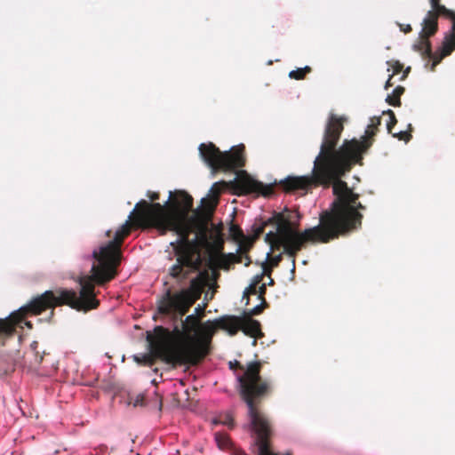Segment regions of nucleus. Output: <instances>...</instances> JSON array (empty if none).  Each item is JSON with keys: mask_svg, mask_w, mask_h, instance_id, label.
<instances>
[{"mask_svg": "<svg viewBox=\"0 0 455 455\" xmlns=\"http://www.w3.org/2000/svg\"><path fill=\"white\" fill-rule=\"evenodd\" d=\"M240 330L245 335L254 339L263 336L259 322L247 316L242 318Z\"/></svg>", "mask_w": 455, "mask_h": 455, "instance_id": "obj_18", "label": "nucleus"}, {"mask_svg": "<svg viewBox=\"0 0 455 455\" xmlns=\"http://www.w3.org/2000/svg\"><path fill=\"white\" fill-rule=\"evenodd\" d=\"M196 312L197 314H199V313L201 312V307H200V306H198V307L196 308Z\"/></svg>", "mask_w": 455, "mask_h": 455, "instance_id": "obj_38", "label": "nucleus"}, {"mask_svg": "<svg viewBox=\"0 0 455 455\" xmlns=\"http://www.w3.org/2000/svg\"><path fill=\"white\" fill-rule=\"evenodd\" d=\"M273 283H274V280L272 278H270V281H268V284L272 285Z\"/></svg>", "mask_w": 455, "mask_h": 455, "instance_id": "obj_39", "label": "nucleus"}, {"mask_svg": "<svg viewBox=\"0 0 455 455\" xmlns=\"http://www.w3.org/2000/svg\"><path fill=\"white\" fill-rule=\"evenodd\" d=\"M261 368L260 361L247 364L243 374L238 377L239 395L248 408L251 426L255 434L254 443L258 447V455H278L271 451L270 439L273 435L271 423L260 409L262 402L273 392V381L260 376Z\"/></svg>", "mask_w": 455, "mask_h": 455, "instance_id": "obj_5", "label": "nucleus"}, {"mask_svg": "<svg viewBox=\"0 0 455 455\" xmlns=\"http://www.w3.org/2000/svg\"><path fill=\"white\" fill-rule=\"evenodd\" d=\"M169 315H173V318L177 320L178 318L180 319L181 325L183 326L184 330L187 332V338H193L192 333L194 335L197 332L198 328L201 325L200 323V316L196 315H188L184 320L181 319L182 316L170 313Z\"/></svg>", "mask_w": 455, "mask_h": 455, "instance_id": "obj_17", "label": "nucleus"}, {"mask_svg": "<svg viewBox=\"0 0 455 455\" xmlns=\"http://www.w3.org/2000/svg\"><path fill=\"white\" fill-rule=\"evenodd\" d=\"M199 152L204 161L212 170L235 171L245 165V147L243 144L233 147L229 151L221 152L213 143H202Z\"/></svg>", "mask_w": 455, "mask_h": 455, "instance_id": "obj_8", "label": "nucleus"}, {"mask_svg": "<svg viewBox=\"0 0 455 455\" xmlns=\"http://www.w3.org/2000/svg\"><path fill=\"white\" fill-rule=\"evenodd\" d=\"M217 204L216 198H202L200 206L190 215L193 197L183 190L170 192V202L164 205L150 204L146 200H140L136 204L129 220L116 231L113 240L104 245L116 241L117 234L124 231V228L127 229L128 233L122 236L118 244L117 267L121 261V246L124 238L130 235L132 225L140 228H156L160 235L173 231L179 237L170 243L176 256V262L170 267V275L178 281L185 280L202 266L201 256L195 243L189 240V236L192 233L206 235L208 223L212 218Z\"/></svg>", "mask_w": 455, "mask_h": 455, "instance_id": "obj_2", "label": "nucleus"}, {"mask_svg": "<svg viewBox=\"0 0 455 455\" xmlns=\"http://www.w3.org/2000/svg\"><path fill=\"white\" fill-rule=\"evenodd\" d=\"M223 243H220L218 248V252L212 253L210 256V264L212 267L228 270L230 266L234 263H242L241 255L234 253H223Z\"/></svg>", "mask_w": 455, "mask_h": 455, "instance_id": "obj_13", "label": "nucleus"}, {"mask_svg": "<svg viewBox=\"0 0 455 455\" xmlns=\"http://www.w3.org/2000/svg\"><path fill=\"white\" fill-rule=\"evenodd\" d=\"M215 440L220 448L225 449L230 444L229 436L227 434L217 432L215 433Z\"/></svg>", "mask_w": 455, "mask_h": 455, "instance_id": "obj_25", "label": "nucleus"}, {"mask_svg": "<svg viewBox=\"0 0 455 455\" xmlns=\"http://www.w3.org/2000/svg\"><path fill=\"white\" fill-rule=\"evenodd\" d=\"M391 134L394 138H397L399 140H404L406 142L411 139V132H403V131L399 132H392Z\"/></svg>", "mask_w": 455, "mask_h": 455, "instance_id": "obj_28", "label": "nucleus"}, {"mask_svg": "<svg viewBox=\"0 0 455 455\" xmlns=\"http://www.w3.org/2000/svg\"><path fill=\"white\" fill-rule=\"evenodd\" d=\"M268 225H272L269 219L266 221L259 220L255 221V223L251 226V236H244L243 240L237 241L238 243V251L237 255H241V259L243 260V256L246 258V262H244V266L248 267L251 264V259L248 255L249 251L253 245V243L259 237V235L264 232L265 228Z\"/></svg>", "mask_w": 455, "mask_h": 455, "instance_id": "obj_12", "label": "nucleus"}, {"mask_svg": "<svg viewBox=\"0 0 455 455\" xmlns=\"http://www.w3.org/2000/svg\"><path fill=\"white\" fill-rule=\"evenodd\" d=\"M445 18L450 19L452 22L451 30L449 35L455 36V12L451 10V14H444Z\"/></svg>", "mask_w": 455, "mask_h": 455, "instance_id": "obj_29", "label": "nucleus"}, {"mask_svg": "<svg viewBox=\"0 0 455 455\" xmlns=\"http://www.w3.org/2000/svg\"><path fill=\"white\" fill-rule=\"evenodd\" d=\"M127 233V229L121 231L117 234L116 241L108 245H101L99 250L92 251L94 262L91 268V275H84L78 278L79 295L74 290L68 289L46 291L33 298L29 303L11 314L10 316L0 319V341L4 342V339L13 336L16 326L21 323L28 314L37 315L47 309H52L51 315H53V309L62 305H68L79 311L97 308L100 301L96 299L95 284L102 286L116 276V265L119 261L118 244L122 236L124 237Z\"/></svg>", "mask_w": 455, "mask_h": 455, "instance_id": "obj_3", "label": "nucleus"}, {"mask_svg": "<svg viewBox=\"0 0 455 455\" xmlns=\"http://www.w3.org/2000/svg\"><path fill=\"white\" fill-rule=\"evenodd\" d=\"M260 301L261 302L259 305H257L256 307H254L251 309H248L245 312V316L251 318L254 315H258L261 314L263 312L264 308L267 307V302L266 301V299H263Z\"/></svg>", "mask_w": 455, "mask_h": 455, "instance_id": "obj_23", "label": "nucleus"}, {"mask_svg": "<svg viewBox=\"0 0 455 455\" xmlns=\"http://www.w3.org/2000/svg\"><path fill=\"white\" fill-rule=\"evenodd\" d=\"M229 367L230 369L239 368L240 370H243V366L236 360L234 362H230Z\"/></svg>", "mask_w": 455, "mask_h": 455, "instance_id": "obj_32", "label": "nucleus"}, {"mask_svg": "<svg viewBox=\"0 0 455 455\" xmlns=\"http://www.w3.org/2000/svg\"><path fill=\"white\" fill-rule=\"evenodd\" d=\"M440 2L441 0H430V5L432 8L430 11H435V12L440 13L443 16L444 14H451V10L447 9L444 5L441 4Z\"/></svg>", "mask_w": 455, "mask_h": 455, "instance_id": "obj_22", "label": "nucleus"}, {"mask_svg": "<svg viewBox=\"0 0 455 455\" xmlns=\"http://www.w3.org/2000/svg\"><path fill=\"white\" fill-rule=\"evenodd\" d=\"M142 400H143V396L142 395L138 396V398L136 400V403H135V405L141 404Z\"/></svg>", "mask_w": 455, "mask_h": 455, "instance_id": "obj_36", "label": "nucleus"}, {"mask_svg": "<svg viewBox=\"0 0 455 455\" xmlns=\"http://www.w3.org/2000/svg\"><path fill=\"white\" fill-rule=\"evenodd\" d=\"M393 75H390L387 81L386 82L385 84V89L387 90L389 87L393 86V83H392V78H393Z\"/></svg>", "mask_w": 455, "mask_h": 455, "instance_id": "obj_33", "label": "nucleus"}, {"mask_svg": "<svg viewBox=\"0 0 455 455\" xmlns=\"http://www.w3.org/2000/svg\"><path fill=\"white\" fill-rule=\"evenodd\" d=\"M387 64L392 68L393 73L391 75L393 76L398 75L403 71V65L398 60L388 61Z\"/></svg>", "mask_w": 455, "mask_h": 455, "instance_id": "obj_27", "label": "nucleus"}, {"mask_svg": "<svg viewBox=\"0 0 455 455\" xmlns=\"http://www.w3.org/2000/svg\"><path fill=\"white\" fill-rule=\"evenodd\" d=\"M384 115H388L389 121L387 124V129L388 133H392L394 126L396 124L397 120L393 110L388 109L383 112Z\"/></svg>", "mask_w": 455, "mask_h": 455, "instance_id": "obj_26", "label": "nucleus"}, {"mask_svg": "<svg viewBox=\"0 0 455 455\" xmlns=\"http://www.w3.org/2000/svg\"><path fill=\"white\" fill-rule=\"evenodd\" d=\"M107 235L109 236L110 235V231H108L107 232Z\"/></svg>", "mask_w": 455, "mask_h": 455, "instance_id": "obj_40", "label": "nucleus"}, {"mask_svg": "<svg viewBox=\"0 0 455 455\" xmlns=\"http://www.w3.org/2000/svg\"><path fill=\"white\" fill-rule=\"evenodd\" d=\"M217 329L219 328L216 320L207 321L201 323L193 338H189L187 349L189 350L188 358L190 359V364L196 365L209 354L210 345Z\"/></svg>", "mask_w": 455, "mask_h": 455, "instance_id": "obj_10", "label": "nucleus"}, {"mask_svg": "<svg viewBox=\"0 0 455 455\" xmlns=\"http://www.w3.org/2000/svg\"><path fill=\"white\" fill-rule=\"evenodd\" d=\"M455 50V36L447 34L443 41L441 52L433 53L431 56H423L424 58H429L432 60L431 71H434L435 67L441 62V60L450 55Z\"/></svg>", "mask_w": 455, "mask_h": 455, "instance_id": "obj_14", "label": "nucleus"}, {"mask_svg": "<svg viewBox=\"0 0 455 455\" xmlns=\"http://www.w3.org/2000/svg\"><path fill=\"white\" fill-rule=\"evenodd\" d=\"M241 453H242V455H246L245 452H243V451H242Z\"/></svg>", "mask_w": 455, "mask_h": 455, "instance_id": "obj_41", "label": "nucleus"}, {"mask_svg": "<svg viewBox=\"0 0 455 455\" xmlns=\"http://www.w3.org/2000/svg\"><path fill=\"white\" fill-rule=\"evenodd\" d=\"M199 270L200 268L196 270V272L199 273L195 278L191 279L188 289L181 290L174 294H172L170 290L166 291L165 295L158 304V312L160 314L174 313L183 316L189 311V308L201 298L204 288L207 284L209 279V274L207 271ZM193 273H196V271L192 272L188 276ZM168 274H170V271ZM169 275L173 279L171 275ZM188 278L189 277L182 281H178L175 278L174 280L179 283H182Z\"/></svg>", "mask_w": 455, "mask_h": 455, "instance_id": "obj_6", "label": "nucleus"}, {"mask_svg": "<svg viewBox=\"0 0 455 455\" xmlns=\"http://www.w3.org/2000/svg\"><path fill=\"white\" fill-rule=\"evenodd\" d=\"M442 14L435 11H428L427 16L422 21V30L420 32V41L414 47L421 52L422 56H431L432 49L429 37L433 36L438 30V17Z\"/></svg>", "mask_w": 455, "mask_h": 455, "instance_id": "obj_11", "label": "nucleus"}, {"mask_svg": "<svg viewBox=\"0 0 455 455\" xmlns=\"http://www.w3.org/2000/svg\"><path fill=\"white\" fill-rule=\"evenodd\" d=\"M147 340L149 345L150 352L148 354H144L141 356L135 355V361L148 366L154 365L156 359H161L165 362L164 356L159 355L158 353H156V339L153 337L151 332H148Z\"/></svg>", "mask_w": 455, "mask_h": 455, "instance_id": "obj_15", "label": "nucleus"}, {"mask_svg": "<svg viewBox=\"0 0 455 455\" xmlns=\"http://www.w3.org/2000/svg\"><path fill=\"white\" fill-rule=\"evenodd\" d=\"M229 235L235 242L243 240V238L245 236L241 228L235 224L230 225Z\"/></svg>", "mask_w": 455, "mask_h": 455, "instance_id": "obj_24", "label": "nucleus"}, {"mask_svg": "<svg viewBox=\"0 0 455 455\" xmlns=\"http://www.w3.org/2000/svg\"><path fill=\"white\" fill-rule=\"evenodd\" d=\"M344 117L331 114L326 122L320 151L314 161L311 175L289 176L280 181V187L286 193L299 190L307 192L313 188L332 187L335 196L333 209L323 217L324 222H332L335 217L341 219L343 228L355 223H362L363 214L366 207L359 202V194L355 193L347 183L342 180L355 164H363V155L371 147L374 136L381 124V118H371L363 136L357 139L344 140L338 147L344 130Z\"/></svg>", "mask_w": 455, "mask_h": 455, "instance_id": "obj_1", "label": "nucleus"}, {"mask_svg": "<svg viewBox=\"0 0 455 455\" xmlns=\"http://www.w3.org/2000/svg\"><path fill=\"white\" fill-rule=\"evenodd\" d=\"M401 30H403L404 33H409L412 30L411 25H406L404 28L401 26Z\"/></svg>", "mask_w": 455, "mask_h": 455, "instance_id": "obj_34", "label": "nucleus"}, {"mask_svg": "<svg viewBox=\"0 0 455 455\" xmlns=\"http://www.w3.org/2000/svg\"><path fill=\"white\" fill-rule=\"evenodd\" d=\"M272 269H269L266 264H263V273L260 275H257L254 278L252 283L250 284L249 287L245 289L243 291V298L247 299L246 305L249 304V296L250 295H255L258 294V285L262 282L263 275H270Z\"/></svg>", "mask_w": 455, "mask_h": 455, "instance_id": "obj_19", "label": "nucleus"}, {"mask_svg": "<svg viewBox=\"0 0 455 455\" xmlns=\"http://www.w3.org/2000/svg\"><path fill=\"white\" fill-rule=\"evenodd\" d=\"M405 89L404 87L398 85L396 86L392 94L387 95L386 101L393 106V107H400L401 106V96L403 94Z\"/></svg>", "mask_w": 455, "mask_h": 455, "instance_id": "obj_20", "label": "nucleus"}, {"mask_svg": "<svg viewBox=\"0 0 455 455\" xmlns=\"http://www.w3.org/2000/svg\"><path fill=\"white\" fill-rule=\"evenodd\" d=\"M242 318L235 315H225L216 320L218 328L225 330L229 335L234 336L241 328Z\"/></svg>", "mask_w": 455, "mask_h": 455, "instance_id": "obj_16", "label": "nucleus"}, {"mask_svg": "<svg viewBox=\"0 0 455 455\" xmlns=\"http://www.w3.org/2000/svg\"><path fill=\"white\" fill-rule=\"evenodd\" d=\"M153 337L156 339V353L164 356L165 363L172 365L190 364L188 357V338L183 326L176 325L171 331L163 326L154 329Z\"/></svg>", "mask_w": 455, "mask_h": 455, "instance_id": "obj_7", "label": "nucleus"}, {"mask_svg": "<svg viewBox=\"0 0 455 455\" xmlns=\"http://www.w3.org/2000/svg\"><path fill=\"white\" fill-rule=\"evenodd\" d=\"M266 291H267V288H266V284L265 283L258 285V299L259 300L265 299L264 296L266 294Z\"/></svg>", "mask_w": 455, "mask_h": 455, "instance_id": "obj_30", "label": "nucleus"}, {"mask_svg": "<svg viewBox=\"0 0 455 455\" xmlns=\"http://www.w3.org/2000/svg\"><path fill=\"white\" fill-rule=\"evenodd\" d=\"M333 209V202L328 210L323 211L319 217V225L307 228L303 232L298 230V224H295L291 220V212L287 209L283 212L275 213L269 221L275 227V230H270L265 235V242L269 244L270 251L267 254V259L270 261L271 269L273 267H277L283 259V253L271 257V253L275 251L283 250L286 253L292 258L293 264L295 263V257L306 243H325L331 240L338 238L339 235H347L354 230L361 228L362 223H355L348 227L343 226V220L335 217V220L331 223L323 221V217Z\"/></svg>", "mask_w": 455, "mask_h": 455, "instance_id": "obj_4", "label": "nucleus"}, {"mask_svg": "<svg viewBox=\"0 0 455 455\" xmlns=\"http://www.w3.org/2000/svg\"><path fill=\"white\" fill-rule=\"evenodd\" d=\"M410 70H411V68H410V67H408V68L403 71V76H402V77H401V80H404V79L407 77L408 74L410 73Z\"/></svg>", "mask_w": 455, "mask_h": 455, "instance_id": "obj_35", "label": "nucleus"}, {"mask_svg": "<svg viewBox=\"0 0 455 455\" xmlns=\"http://www.w3.org/2000/svg\"><path fill=\"white\" fill-rule=\"evenodd\" d=\"M283 455H291L290 453H286V454H283Z\"/></svg>", "mask_w": 455, "mask_h": 455, "instance_id": "obj_42", "label": "nucleus"}, {"mask_svg": "<svg viewBox=\"0 0 455 455\" xmlns=\"http://www.w3.org/2000/svg\"><path fill=\"white\" fill-rule=\"evenodd\" d=\"M24 323H25V325H26V326H28L29 329H31V328H32V323H31L30 322L26 321Z\"/></svg>", "mask_w": 455, "mask_h": 455, "instance_id": "obj_37", "label": "nucleus"}, {"mask_svg": "<svg viewBox=\"0 0 455 455\" xmlns=\"http://www.w3.org/2000/svg\"><path fill=\"white\" fill-rule=\"evenodd\" d=\"M311 68L309 66H306L304 68H299L295 70H292L289 73V76L295 80H302L305 78L306 75L311 72Z\"/></svg>", "mask_w": 455, "mask_h": 455, "instance_id": "obj_21", "label": "nucleus"}, {"mask_svg": "<svg viewBox=\"0 0 455 455\" xmlns=\"http://www.w3.org/2000/svg\"><path fill=\"white\" fill-rule=\"evenodd\" d=\"M147 196L152 201V203L147 202L148 204H156L155 201L159 199V193L157 192L148 191Z\"/></svg>", "mask_w": 455, "mask_h": 455, "instance_id": "obj_31", "label": "nucleus"}, {"mask_svg": "<svg viewBox=\"0 0 455 455\" xmlns=\"http://www.w3.org/2000/svg\"><path fill=\"white\" fill-rule=\"evenodd\" d=\"M229 186L236 195L257 194L263 196H270L274 193L272 185H265L260 181L255 180L244 171L240 172L237 177L228 183L225 181L214 183L211 189V197L219 200V196L224 188Z\"/></svg>", "mask_w": 455, "mask_h": 455, "instance_id": "obj_9", "label": "nucleus"}]
</instances>
